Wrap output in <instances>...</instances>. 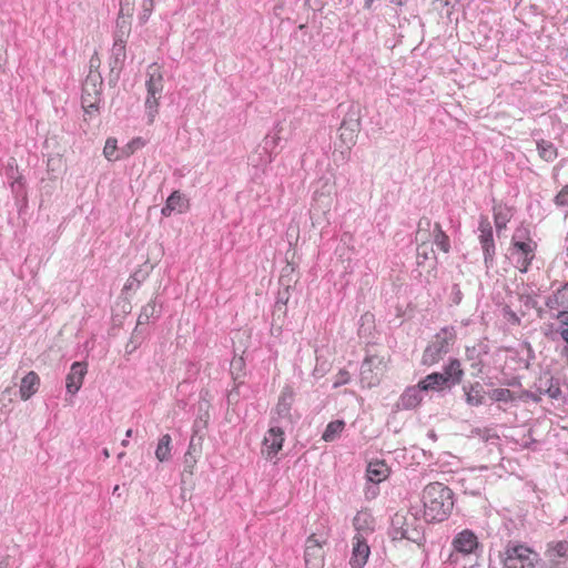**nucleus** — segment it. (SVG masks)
Instances as JSON below:
<instances>
[{
    "label": "nucleus",
    "instance_id": "44",
    "mask_svg": "<svg viewBox=\"0 0 568 568\" xmlns=\"http://www.w3.org/2000/svg\"><path fill=\"white\" fill-rule=\"evenodd\" d=\"M203 436H204L203 432H201L200 434H195L193 432V435L190 440L189 449L186 453H192V455L199 454L201 450V447H202Z\"/></svg>",
    "mask_w": 568,
    "mask_h": 568
},
{
    "label": "nucleus",
    "instance_id": "4",
    "mask_svg": "<svg viewBox=\"0 0 568 568\" xmlns=\"http://www.w3.org/2000/svg\"><path fill=\"white\" fill-rule=\"evenodd\" d=\"M538 555L525 545L508 544L503 557L504 568L532 567Z\"/></svg>",
    "mask_w": 568,
    "mask_h": 568
},
{
    "label": "nucleus",
    "instance_id": "36",
    "mask_svg": "<svg viewBox=\"0 0 568 568\" xmlns=\"http://www.w3.org/2000/svg\"><path fill=\"white\" fill-rule=\"evenodd\" d=\"M171 436L169 434L163 435L158 443L155 456L160 462H166L170 458L171 453Z\"/></svg>",
    "mask_w": 568,
    "mask_h": 568
},
{
    "label": "nucleus",
    "instance_id": "54",
    "mask_svg": "<svg viewBox=\"0 0 568 568\" xmlns=\"http://www.w3.org/2000/svg\"><path fill=\"white\" fill-rule=\"evenodd\" d=\"M196 463V455H192V453H186L184 456V471H189L192 474V468Z\"/></svg>",
    "mask_w": 568,
    "mask_h": 568
},
{
    "label": "nucleus",
    "instance_id": "34",
    "mask_svg": "<svg viewBox=\"0 0 568 568\" xmlns=\"http://www.w3.org/2000/svg\"><path fill=\"white\" fill-rule=\"evenodd\" d=\"M554 317L560 323L558 332L566 343V346L562 349V354L568 359V311H558Z\"/></svg>",
    "mask_w": 568,
    "mask_h": 568
},
{
    "label": "nucleus",
    "instance_id": "10",
    "mask_svg": "<svg viewBox=\"0 0 568 568\" xmlns=\"http://www.w3.org/2000/svg\"><path fill=\"white\" fill-rule=\"evenodd\" d=\"M549 568H565L568 562V541L549 542L545 552Z\"/></svg>",
    "mask_w": 568,
    "mask_h": 568
},
{
    "label": "nucleus",
    "instance_id": "9",
    "mask_svg": "<svg viewBox=\"0 0 568 568\" xmlns=\"http://www.w3.org/2000/svg\"><path fill=\"white\" fill-rule=\"evenodd\" d=\"M323 544L320 541L315 534L307 537L305 542L304 560L306 568H323L324 567V551Z\"/></svg>",
    "mask_w": 568,
    "mask_h": 568
},
{
    "label": "nucleus",
    "instance_id": "24",
    "mask_svg": "<svg viewBox=\"0 0 568 568\" xmlns=\"http://www.w3.org/2000/svg\"><path fill=\"white\" fill-rule=\"evenodd\" d=\"M146 81L148 93L161 97L163 90V77L155 64L150 65Z\"/></svg>",
    "mask_w": 568,
    "mask_h": 568
},
{
    "label": "nucleus",
    "instance_id": "23",
    "mask_svg": "<svg viewBox=\"0 0 568 568\" xmlns=\"http://www.w3.org/2000/svg\"><path fill=\"white\" fill-rule=\"evenodd\" d=\"M463 390L465 393V400L469 406H479L484 404V387L479 382L470 384L469 386L464 385Z\"/></svg>",
    "mask_w": 568,
    "mask_h": 568
},
{
    "label": "nucleus",
    "instance_id": "52",
    "mask_svg": "<svg viewBox=\"0 0 568 568\" xmlns=\"http://www.w3.org/2000/svg\"><path fill=\"white\" fill-rule=\"evenodd\" d=\"M518 399H521V400H527V399H531L532 402L535 403H539L541 400V396L540 394L536 390V392H531V390H523L518 396H516Z\"/></svg>",
    "mask_w": 568,
    "mask_h": 568
},
{
    "label": "nucleus",
    "instance_id": "3",
    "mask_svg": "<svg viewBox=\"0 0 568 568\" xmlns=\"http://www.w3.org/2000/svg\"><path fill=\"white\" fill-rule=\"evenodd\" d=\"M454 337L455 335L450 329L443 328L425 348L422 363L428 366L438 363L449 352V345Z\"/></svg>",
    "mask_w": 568,
    "mask_h": 568
},
{
    "label": "nucleus",
    "instance_id": "42",
    "mask_svg": "<svg viewBox=\"0 0 568 568\" xmlns=\"http://www.w3.org/2000/svg\"><path fill=\"white\" fill-rule=\"evenodd\" d=\"M489 397L494 402H503V403H509V402H514L515 399H517L515 393H513L508 388H496V389H493L489 393Z\"/></svg>",
    "mask_w": 568,
    "mask_h": 568
},
{
    "label": "nucleus",
    "instance_id": "29",
    "mask_svg": "<svg viewBox=\"0 0 568 568\" xmlns=\"http://www.w3.org/2000/svg\"><path fill=\"white\" fill-rule=\"evenodd\" d=\"M160 314L161 304L158 303L156 298H153L142 307V311L138 317V325L148 324L152 318L160 317Z\"/></svg>",
    "mask_w": 568,
    "mask_h": 568
},
{
    "label": "nucleus",
    "instance_id": "1",
    "mask_svg": "<svg viewBox=\"0 0 568 568\" xmlns=\"http://www.w3.org/2000/svg\"><path fill=\"white\" fill-rule=\"evenodd\" d=\"M424 517L426 521L447 519L454 507L453 490L442 483H430L423 491Z\"/></svg>",
    "mask_w": 568,
    "mask_h": 568
},
{
    "label": "nucleus",
    "instance_id": "60",
    "mask_svg": "<svg viewBox=\"0 0 568 568\" xmlns=\"http://www.w3.org/2000/svg\"><path fill=\"white\" fill-rule=\"evenodd\" d=\"M135 145H136V146H140V145H141V141H140V139H138V140H133V141L128 145V148L130 149V153H132V152H133V148H134Z\"/></svg>",
    "mask_w": 568,
    "mask_h": 568
},
{
    "label": "nucleus",
    "instance_id": "49",
    "mask_svg": "<svg viewBox=\"0 0 568 568\" xmlns=\"http://www.w3.org/2000/svg\"><path fill=\"white\" fill-rule=\"evenodd\" d=\"M116 26H118V33H116V38H122L124 36H126L129 32H130V22L126 20L125 17L123 18H118L116 20Z\"/></svg>",
    "mask_w": 568,
    "mask_h": 568
},
{
    "label": "nucleus",
    "instance_id": "51",
    "mask_svg": "<svg viewBox=\"0 0 568 568\" xmlns=\"http://www.w3.org/2000/svg\"><path fill=\"white\" fill-rule=\"evenodd\" d=\"M133 7L131 0H121L120 1V18L126 17L130 18L132 16Z\"/></svg>",
    "mask_w": 568,
    "mask_h": 568
},
{
    "label": "nucleus",
    "instance_id": "12",
    "mask_svg": "<svg viewBox=\"0 0 568 568\" xmlns=\"http://www.w3.org/2000/svg\"><path fill=\"white\" fill-rule=\"evenodd\" d=\"M536 390L541 395H547L551 399L561 398L562 392L558 378H555L549 372L542 373L535 382Z\"/></svg>",
    "mask_w": 568,
    "mask_h": 568
},
{
    "label": "nucleus",
    "instance_id": "18",
    "mask_svg": "<svg viewBox=\"0 0 568 568\" xmlns=\"http://www.w3.org/2000/svg\"><path fill=\"white\" fill-rule=\"evenodd\" d=\"M207 392L205 393V395H201V399L199 400L197 404V417L193 424V429L195 434H200L201 432H203L207 427L210 420L211 404L210 400L205 398Z\"/></svg>",
    "mask_w": 568,
    "mask_h": 568
},
{
    "label": "nucleus",
    "instance_id": "2",
    "mask_svg": "<svg viewBox=\"0 0 568 568\" xmlns=\"http://www.w3.org/2000/svg\"><path fill=\"white\" fill-rule=\"evenodd\" d=\"M389 535L393 540L407 539L420 544L424 538V528L416 514L410 511H397L392 517Z\"/></svg>",
    "mask_w": 568,
    "mask_h": 568
},
{
    "label": "nucleus",
    "instance_id": "35",
    "mask_svg": "<svg viewBox=\"0 0 568 568\" xmlns=\"http://www.w3.org/2000/svg\"><path fill=\"white\" fill-rule=\"evenodd\" d=\"M433 239L434 243L445 253L449 252L450 244L449 239L446 235V233L442 230V226L439 223H434V230H433Z\"/></svg>",
    "mask_w": 568,
    "mask_h": 568
},
{
    "label": "nucleus",
    "instance_id": "48",
    "mask_svg": "<svg viewBox=\"0 0 568 568\" xmlns=\"http://www.w3.org/2000/svg\"><path fill=\"white\" fill-rule=\"evenodd\" d=\"M244 367L243 357H234L231 362V373L236 381L240 377V373Z\"/></svg>",
    "mask_w": 568,
    "mask_h": 568
},
{
    "label": "nucleus",
    "instance_id": "39",
    "mask_svg": "<svg viewBox=\"0 0 568 568\" xmlns=\"http://www.w3.org/2000/svg\"><path fill=\"white\" fill-rule=\"evenodd\" d=\"M345 123L351 125V132H358L361 129V111L358 105H352L345 119Z\"/></svg>",
    "mask_w": 568,
    "mask_h": 568
},
{
    "label": "nucleus",
    "instance_id": "28",
    "mask_svg": "<svg viewBox=\"0 0 568 568\" xmlns=\"http://www.w3.org/2000/svg\"><path fill=\"white\" fill-rule=\"evenodd\" d=\"M442 374H444V378L447 379L448 388L459 384L464 375V372L460 368V362L456 358L450 359Z\"/></svg>",
    "mask_w": 568,
    "mask_h": 568
},
{
    "label": "nucleus",
    "instance_id": "8",
    "mask_svg": "<svg viewBox=\"0 0 568 568\" xmlns=\"http://www.w3.org/2000/svg\"><path fill=\"white\" fill-rule=\"evenodd\" d=\"M293 403L294 392L290 386H286L282 390L275 407L276 417L273 418V424L286 427L293 423L291 414Z\"/></svg>",
    "mask_w": 568,
    "mask_h": 568
},
{
    "label": "nucleus",
    "instance_id": "57",
    "mask_svg": "<svg viewBox=\"0 0 568 568\" xmlns=\"http://www.w3.org/2000/svg\"><path fill=\"white\" fill-rule=\"evenodd\" d=\"M452 294H453V302L455 304H459L460 301H462L463 294H462V291H460V288H459V286L457 284L453 285Z\"/></svg>",
    "mask_w": 568,
    "mask_h": 568
},
{
    "label": "nucleus",
    "instance_id": "17",
    "mask_svg": "<svg viewBox=\"0 0 568 568\" xmlns=\"http://www.w3.org/2000/svg\"><path fill=\"white\" fill-rule=\"evenodd\" d=\"M382 359L376 356L366 357L361 366V381L372 387L378 383V377L374 374V367L378 368Z\"/></svg>",
    "mask_w": 568,
    "mask_h": 568
},
{
    "label": "nucleus",
    "instance_id": "59",
    "mask_svg": "<svg viewBox=\"0 0 568 568\" xmlns=\"http://www.w3.org/2000/svg\"><path fill=\"white\" fill-rule=\"evenodd\" d=\"M100 67V59L97 54L92 55L90 59V71H98Z\"/></svg>",
    "mask_w": 568,
    "mask_h": 568
},
{
    "label": "nucleus",
    "instance_id": "16",
    "mask_svg": "<svg viewBox=\"0 0 568 568\" xmlns=\"http://www.w3.org/2000/svg\"><path fill=\"white\" fill-rule=\"evenodd\" d=\"M453 546L457 552L468 555L478 547V539L473 531L465 529L454 538Z\"/></svg>",
    "mask_w": 568,
    "mask_h": 568
},
{
    "label": "nucleus",
    "instance_id": "61",
    "mask_svg": "<svg viewBox=\"0 0 568 568\" xmlns=\"http://www.w3.org/2000/svg\"><path fill=\"white\" fill-rule=\"evenodd\" d=\"M134 285H136V282L132 281V275H131L130 278L128 280L126 284H125V288L126 290H132L134 287Z\"/></svg>",
    "mask_w": 568,
    "mask_h": 568
},
{
    "label": "nucleus",
    "instance_id": "13",
    "mask_svg": "<svg viewBox=\"0 0 568 568\" xmlns=\"http://www.w3.org/2000/svg\"><path fill=\"white\" fill-rule=\"evenodd\" d=\"M87 374V364L83 362H74L65 378V388L70 395L77 394L83 383Z\"/></svg>",
    "mask_w": 568,
    "mask_h": 568
},
{
    "label": "nucleus",
    "instance_id": "37",
    "mask_svg": "<svg viewBox=\"0 0 568 568\" xmlns=\"http://www.w3.org/2000/svg\"><path fill=\"white\" fill-rule=\"evenodd\" d=\"M344 427L345 423L343 420H333L326 426V429L324 430L322 438L325 442H333L343 432Z\"/></svg>",
    "mask_w": 568,
    "mask_h": 568
},
{
    "label": "nucleus",
    "instance_id": "15",
    "mask_svg": "<svg viewBox=\"0 0 568 568\" xmlns=\"http://www.w3.org/2000/svg\"><path fill=\"white\" fill-rule=\"evenodd\" d=\"M7 176L11 180V190L17 196H22L23 204L27 203V193L24 192V180L19 173L16 159L11 158L7 164Z\"/></svg>",
    "mask_w": 568,
    "mask_h": 568
},
{
    "label": "nucleus",
    "instance_id": "5",
    "mask_svg": "<svg viewBox=\"0 0 568 568\" xmlns=\"http://www.w3.org/2000/svg\"><path fill=\"white\" fill-rule=\"evenodd\" d=\"M520 231H517L511 240V254L516 257V267L521 273L528 272V268L535 258V250L537 247V243L532 240L528 242L520 241L518 239L521 237L519 234Z\"/></svg>",
    "mask_w": 568,
    "mask_h": 568
},
{
    "label": "nucleus",
    "instance_id": "21",
    "mask_svg": "<svg viewBox=\"0 0 568 568\" xmlns=\"http://www.w3.org/2000/svg\"><path fill=\"white\" fill-rule=\"evenodd\" d=\"M40 378L38 374L33 371L29 372L21 381L19 389L21 399L27 400L34 395L38 390Z\"/></svg>",
    "mask_w": 568,
    "mask_h": 568
},
{
    "label": "nucleus",
    "instance_id": "25",
    "mask_svg": "<svg viewBox=\"0 0 568 568\" xmlns=\"http://www.w3.org/2000/svg\"><path fill=\"white\" fill-rule=\"evenodd\" d=\"M422 392L419 385L408 387L400 396L398 406L404 409L415 408L422 402Z\"/></svg>",
    "mask_w": 568,
    "mask_h": 568
},
{
    "label": "nucleus",
    "instance_id": "14",
    "mask_svg": "<svg viewBox=\"0 0 568 568\" xmlns=\"http://www.w3.org/2000/svg\"><path fill=\"white\" fill-rule=\"evenodd\" d=\"M489 347L485 342H479L474 346L466 347V359L470 362V367L475 371L473 374L478 375L483 372V356L487 355Z\"/></svg>",
    "mask_w": 568,
    "mask_h": 568
},
{
    "label": "nucleus",
    "instance_id": "64",
    "mask_svg": "<svg viewBox=\"0 0 568 568\" xmlns=\"http://www.w3.org/2000/svg\"><path fill=\"white\" fill-rule=\"evenodd\" d=\"M112 493H113V495L120 496V486L115 485Z\"/></svg>",
    "mask_w": 568,
    "mask_h": 568
},
{
    "label": "nucleus",
    "instance_id": "43",
    "mask_svg": "<svg viewBox=\"0 0 568 568\" xmlns=\"http://www.w3.org/2000/svg\"><path fill=\"white\" fill-rule=\"evenodd\" d=\"M160 98L161 97H159V95H152V94L148 93L146 101H145V108H146V113H148L150 123H152L154 121V118L158 114Z\"/></svg>",
    "mask_w": 568,
    "mask_h": 568
},
{
    "label": "nucleus",
    "instance_id": "32",
    "mask_svg": "<svg viewBox=\"0 0 568 568\" xmlns=\"http://www.w3.org/2000/svg\"><path fill=\"white\" fill-rule=\"evenodd\" d=\"M322 186L320 190H316L315 192V200L317 202L325 201V206L329 207L331 204V195L335 192V183L331 182L328 179L322 180Z\"/></svg>",
    "mask_w": 568,
    "mask_h": 568
},
{
    "label": "nucleus",
    "instance_id": "53",
    "mask_svg": "<svg viewBox=\"0 0 568 568\" xmlns=\"http://www.w3.org/2000/svg\"><path fill=\"white\" fill-rule=\"evenodd\" d=\"M349 378H351L349 377V373L347 371H345V369H341L337 373V375H336V379H335V382L333 384V387L337 388V387H339L342 385L347 384L349 382Z\"/></svg>",
    "mask_w": 568,
    "mask_h": 568
},
{
    "label": "nucleus",
    "instance_id": "31",
    "mask_svg": "<svg viewBox=\"0 0 568 568\" xmlns=\"http://www.w3.org/2000/svg\"><path fill=\"white\" fill-rule=\"evenodd\" d=\"M433 230L434 223H432L430 219L422 217L417 225V231L415 235L416 243H426L432 242L433 239Z\"/></svg>",
    "mask_w": 568,
    "mask_h": 568
},
{
    "label": "nucleus",
    "instance_id": "41",
    "mask_svg": "<svg viewBox=\"0 0 568 568\" xmlns=\"http://www.w3.org/2000/svg\"><path fill=\"white\" fill-rule=\"evenodd\" d=\"M540 158L546 161H552L557 156V150L551 142L541 140L537 143Z\"/></svg>",
    "mask_w": 568,
    "mask_h": 568
},
{
    "label": "nucleus",
    "instance_id": "20",
    "mask_svg": "<svg viewBox=\"0 0 568 568\" xmlns=\"http://www.w3.org/2000/svg\"><path fill=\"white\" fill-rule=\"evenodd\" d=\"M389 475V468L384 460L371 462L367 466V479L374 484H378L386 479Z\"/></svg>",
    "mask_w": 568,
    "mask_h": 568
},
{
    "label": "nucleus",
    "instance_id": "33",
    "mask_svg": "<svg viewBox=\"0 0 568 568\" xmlns=\"http://www.w3.org/2000/svg\"><path fill=\"white\" fill-rule=\"evenodd\" d=\"M102 84H103V81H102V77H101L100 72L99 71H90L83 82L82 90H84V92H89V93L90 92L94 93V91H98L99 93H101Z\"/></svg>",
    "mask_w": 568,
    "mask_h": 568
},
{
    "label": "nucleus",
    "instance_id": "50",
    "mask_svg": "<svg viewBox=\"0 0 568 568\" xmlns=\"http://www.w3.org/2000/svg\"><path fill=\"white\" fill-rule=\"evenodd\" d=\"M555 204L557 206H568V184L555 196Z\"/></svg>",
    "mask_w": 568,
    "mask_h": 568
},
{
    "label": "nucleus",
    "instance_id": "30",
    "mask_svg": "<svg viewBox=\"0 0 568 568\" xmlns=\"http://www.w3.org/2000/svg\"><path fill=\"white\" fill-rule=\"evenodd\" d=\"M511 216L510 207L501 204L494 206V222L498 234L507 227V223L510 221Z\"/></svg>",
    "mask_w": 568,
    "mask_h": 568
},
{
    "label": "nucleus",
    "instance_id": "58",
    "mask_svg": "<svg viewBox=\"0 0 568 568\" xmlns=\"http://www.w3.org/2000/svg\"><path fill=\"white\" fill-rule=\"evenodd\" d=\"M240 393L237 390V387H234L231 389L227 394V402L229 404H234L239 400Z\"/></svg>",
    "mask_w": 568,
    "mask_h": 568
},
{
    "label": "nucleus",
    "instance_id": "47",
    "mask_svg": "<svg viewBox=\"0 0 568 568\" xmlns=\"http://www.w3.org/2000/svg\"><path fill=\"white\" fill-rule=\"evenodd\" d=\"M153 0H142V12L139 17L141 23H145L149 20L153 11Z\"/></svg>",
    "mask_w": 568,
    "mask_h": 568
},
{
    "label": "nucleus",
    "instance_id": "22",
    "mask_svg": "<svg viewBox=\"0 0 568 568\" xmlns=\"http://www.w3.org/2000/svg\"><path fill=\"white\" fill-rule=\"evenodd\" d=\"M416 260L419 266L429 264L430 267L436 266V254L433 248L432 242L417 243Z\"/></svg>",
    "mask_w": 568,
    "mask_h": 568
},
{
    "label": "nucleus",
    "instance_id": "56",
    "mask_svg": "<svg viewBox=\"0 0 568 568\" xmlns=\"http://www.w3.org/2000/svg\"><path fill=\"white\" fill-rule=\"evenodd\" d=\"M149 274L148 270H138L132 274V281L136 282V286L140 285L141 282H143Z\"/></svg>",
    "mask_w": 568,
    "mask_h": 568
},
{
    "label": "nucleus",
    "instance_id": "11",
    "mask_svg": "<svg viewBox=\"0 0 568 568\" xmlns=\"http://www.w3.org/2000/svg\"><path fill=\"white\" fill-rule=\"evenodd\" d=\"M284 442V426L273 424L263 439L264 453L273 458L282 449Z\"/></svg>",
    "mask_w": 568,
    "mask_h": 568
},
{
    "label": "nucleus",
    "instance_id": "55",
    "mask_svg": "<svg viewBox=\"0 0 568 568\" xmlns=\"http://www.w3.org/2000/svg\"><path fill=\"white\" fill-rule=\"evenodd\" d=\"M278 140H281L280 135H276V136L266 135L265 139H264L263 151L265 153H267L268 149H273L277 144Z\"/></svg>",
    "mask_w": 568,
    "mask_h": 568
},
{
    "label": "nucleus",
    "instance_id": "63",
    "mask_svg": "<svg viewBox=\"0 0 568 568\" xmlns=\"http://www.w3.org/2000/svg\"><path fill=\"white\" fill-rule=\"evenodd\" d=\"M374 0H365L364 8L369 10L373 6Z\"/></svg>",
    "mask_w": 568,
    "mask_h": 568
},
{
    "label": "nucleus",
    "instance_id": "40",
    "mask_svg": "<svg viewBox=\"0 0 568 568\" xmlns=\"http://www.w3.org/2000/svg\"><path fill=\"white\" fill-rule=\"evenodd\" d=\"M181 203H182V195L178 191H174L168 197L166 203L162 207L161 213L164 216H170L172 214V212H174L175 210H178L181 206Z\"/></svg>",
    "mask_w": 568,
    "mask_h": 568
},
{
    "label": "nucleus",
    "instance_id": "7",
    "mask_svg": "<svg viewBox=\"0 0 568 568\" xmlns=\"http://www.w3.org/2000/svg\"><path fill=\"white\" fill-rule=\"evenodd\" d=\"M480 232L478 240L484 254V262L487 268L493 267L496 246L494 242L493 227L487 217L481 216L478 225Z\"/></svg>",
    "mask_w": 568,
    "mask_h": 568
},
{
    "label": "nucleus",
    "instance_id": "19",
    "mask_svg": "<svg viewBox=\"0 0 568 568\" xmlns=\"http://www.w3.org/2000/svg\"><path fill=\"white\" fill-rule=\"evenodd\" d=\"M545 304L549 310L568 311V281L549 295Z\"/></svg>",
    "mask_w": 568,
    "mask_h": 568
},
{
    "label": "nucleus",
    "instance_id": "27",
    "mask_svg": "<svg viewBox=\"0 0 568 568\" xmlns=\"http://www.w3.org/2000/svg\"><path fill=\"white\" fill-rule=\"evenodd\" d=\"M423 392L440 390L448 387L447 379L444 378L442 373H432L418 383Z\"/></svg>",
    "mask_w": 568,
    "mask_h": 568
},
{
    "label": "nucleus",
    "instance_id": "45",
    "mask_svg": "<svg viewBox=\"0 0 568 568\" xmlns=\"http://www.w3.org/2000/svg\"><path fill=\"white\" fill-rule=\"evenodd\" d=\"M115 151H116V140L109 138L105 142V145L103 149V154L109 161L116 160L118 156L115 155Z\"/></svg>",
    "mask_w": 568,
    "mask_h": 568
},
{
    "label": "nucleus",
    "instance_id": "6",
    "mask_svg": "<svg viewBox=\"0 0 568 568\" xmlns=\"http://www.w3.org/2000/svg\"><path fill=\"white\" fill-rule=\"evenodd\" d=\"M359 516H356L354 518V527L357 530L355 536L353 537V549H352V556L349 559V566L352 568H363L371 554L369 546L367 545V540L364 537L363 532L359 528Z\"/></svg>",
    "mask_w": 568,
    "mask_h": 568
},
{
    "label": "nucleus",
    "instance_id": "26",
    "mask_svg": "<svg viewBox=\"0 0 568 568\" xmlns=\"http://www.w3.org/2000/svg\"><path fill=\"white\" fill-rule=\"evenodd\" d=\"M125 41L122 38H115L113 48H112V55L110 61L111 72H114L115 70L120 71L122 68V64L125 60Z\"/></svg>",
    "mask_w": 568,
    "mask_h": 568
},
{
    "label": "nucleus",
    "instance_id": "38",
    "mask_svg": "<svg viewBox=\"0 0 568 568\" xmlns=\"http://www.w3.org/2000/svg\"><path fill=\"white\" fill-rule=\"evenodd\" d=\"M100 95H101V93H99L98 91H94V93L93 92L89 93V92H84V90H82V97H81L82 106L87 113H91L92 111H95L98 109V104L101 100Z\"/></svg>",
    "mask_w": 568,
    "mask_h": 568
},
{
    "label": "nucleus",
    "instance_id": "62",
    "mask_svg": "<svg viewBox=\"0 0 568 568\" xmlns=\"http://www.w3.org/2000/svg\"><path fill=\"white\" fill-rule=\"evenodd\" d=\"M8 558H3L2 560H0V568H8Z\"/></svg>",
    "mask_w": 568,
    "mask_h": 568
},
{
    "label": "nucleus",
    "instance_id": "46",
    "mask_svg": "<svg viewBox=\"0 0 568 568\" xmlns=\"http://www.w3.org/2000/svg\"><path fill=\"white\" fill-rule=\"evenodd\" d=\"M356 133L357 132H351V125H348L344 121L342 122V124L339 126V136L343 140V142H345V143H354V139L356 136Z\"/></svg>",
    "mask_w": 568,
    "mask_h": 568
}]
</instances>
